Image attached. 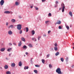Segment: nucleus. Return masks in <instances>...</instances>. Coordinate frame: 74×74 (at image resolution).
Wrapping results in <instances>:
<instances>
[{
    "mask_svg": "<svg viewBox=\"0 0 74 74\" xmlns=\"http://www.w3.org/2000/svg\"><path fill=\"white\" fill-rule=\"evenodd\" d=\"M56 72L58 73V74H62L61 72V69L60 68H58L56 70Z\"/></svg>",
    "mask_w": 74,
    "mask_h": 74,
    "instance_id": "obj_1",
    "label": "nucleus"
},
{
    "mask_svg": "<svg viewBox=\"0 0 74 74\" xmlns=\"http://www.w3.org/2000/svg\"><path fill=\"white\" fill-rule=\"evenodd\" d=\"M61 8L62 9V12H63L64 11V8H65V5L64 3H62L61 4Z\"/></svg>",
    "mask_w": 74,
    "mask_h": 74,
    "instance_id": "obj_2",
    "label": "nucleus"
},
{
    "mask_svg": "<svg viewBox=\"0 0 74 74\" xmlns=\"http://www.w3.org/2000/svg\"><path fill=\"white\" fill-rule=\"evenodd\" d=\"M17 29L19 30H21L22 29V25L18 24L17 25Z\"/></svg>",
    "mask_w": 74,
    "mask_h": 74,
    "instance_id": "obj_3",
    "label": "nucleus"
},
{
    "mask_svg": "<svg viewBox=\"0 0 74 74\" xmlns=\"http://www.w3.org/2000/svg\"><path fill=\"white\" fill-rule=\"evenodd\" d=\"M4 3V0H1L0 2V4L1 5H3Z\"/></svg>",
    "mask_w": 74,
    "mask_h": 74,
    "instance_id": "obj_4",
    "label": "nucleus"
},
{
    "mask_svg": "<svg viewBox=\"0 0 74 74\" xmlns=\"http://www.w3.org/2000/svg\"><path fill=\"white\" fill-rule=\"evenodd\" d=\"M8 34H9V35H11L12 34V32L10 30L8 32Z\"/></svg>",
    "mask_w": 74,
    "mask_h": 74,
    "instance_id": "obj_5",
    "label": "nucleus"
},
{
    "mask_svg": "<svg viewBox=\"0 0 74 74\" xmlns=\"http://www.w3.org/2000/svg\"><path fill=\"white\" fill-rule=\"evenodd\" d=\"M5 69H8V66L7 65H5L4 66Z\"/></svg>",
    "mask_w": 74,
    "mask_h": 74,
    "instance_id": "obj_6",
    "label": "nucleus"
},
{
    "mask_svg": "<svg viewBox=\"0 0 74 74\" xmlns=\"http://www.w3.org/2000/svg\"><path fill=\"white\" fill-rule=\"evenodd\" d=\"M61 23V21H58V22L56 23L55 24V25H56V24H58V25H60Z\"/></svg>",
    "mask_w": 74,
    "mask_h": 74,
    "instance_id": "obj_7",
    "label": "nucleus"
},
{
    "mask_svg": "<svg viewBox=\"0 0 74 74\" xmlns=\"http://www.w3.org/2000/svg\"><path fill=\"white\" fill-rule=\"evenodd\" d=\"M5 48H2L0 49V51L1 52H4L5 50Z\"/></svg>",
    "mask_w": 74,
    "mask_h": 74,
    "instance_id": "obj_8",
    "label": "nucleus"
},
{
    "mask_svg": "<svg viewBox=\"0 0 74 74\" xmlns=\"http://www.w3.org/2000/svg\"><path fill=\"white\" fill-rule=\"evenodd\" d=\"M69 14L71 16V17L73 16V13L71 12H69Z\"/></svg>",
    "mask_w": 74,
    "mask_h": 74,
    "instance_id": "obj_9",
    "label": "nucleus"
},
{
    "mask_svg": "<svg viewBox=\"0 0 74 74\" xmlns=\"http://www.w3.org/2000/svg\"><path fill=\"white\" fill-rule=\"evenodd\" d=\"M5 14H10V12L9 11H6L4 12Z\"/></svg>",
    "mask_w": 74,
    "mask_h": 74,
    "instance_id": "obj_10",
    "label": "nucleus"
},
{
    "mask_svg": "<svg viewBox=\"0 0 74 74\" xmlns=\"http://www.w3.org/2000/svg\"><path fill=\"white\" fill-rule=\"evenodd\" d=\"M15 4L16 5H19V3L17 1L16 2Z\"/></svg>",
    "mask_w": 74,
    "mask_h": 74,
    "instance_id": "obj_11",
    "label": "nucleus"
},
{
    "mask_svg": "<svg viewBox=\"0 0 74 74\" xmlns=\"http://www.w3.org/2000/svg\"><path fill=\"white\" fill-rule=\"evenodd\" d=\"M13 27H14V26H13V25H11L8 27V28H9V29H10V28H13Z\"/></svg>",
    "mask_w": 74,
    "mask_h": 74,
    "instance_id": "obj_12",
    "label": "nucleus"
},
{
    "mask_svg": "<svg viewBox=\"0 0 74 74\" xmlns=\"http://www.w3.org/2000/svg\"><path fill=\"white\" fill-rule=\"evenodd\" d=\"M11 66L12 67H15V64L14 63H12L11 64Z\"/></svg>",
    "mask_w": 74,
    "mask_h": 74,
    "instance_id": "obj_13",
    "label": "nucleus"
},
{
    "mask_svg": "<svg viewBox=\"0 0 74 74\" xmlns=\"http://www.w3.org/2000/svg\"><path fill=\"white\" fill-rule=\"evenodd\" d=\"M22 45V43L21 42V41H20L19 43H18V47H21Z\"/></svg>",
    "mask_w": 74,
    "mask_h": 74,
    "instance_id": "obj_14",
    "label": "nucleus"
},
{
    "mask_svg": "<svg viewBox=\"0 0 74 74\" xmlns=\"http://www.w3.org/2000/svg\"><path fill=\"white\" fill-rule=\"evenodd\" d=\"M23 49H26L27 48V47L25 45L23 46Z\"/></svg>",
    "mask_w": 74,
    "mask_h": 74,
    "instance_id": "obj_15",
    "label": "nucleus"
},
{
    "mask_svg": "<svg viewBox=\"0 0 74 74\" xmlns=\"http://www.w3.org/2000/svg\"><path fill=\"white\" fill-rule=\"evenodd\" d=\"M6 74H11V72L10 71H7L6 72Z\"/></svg>",
    "mask_w": 74,
    "mask_h": 74,
    "instance_id": "obj_16",
    "label": "nucleus"
},
{
    "mask_svg": "<svg viewBox=\"0 0 74 74\" xmlns=\"http://www.w3.org/2000/svg\"><path fill=\"white\" fill-rule=\"evenodd\" d=\"M18 65L19 66H22V62H19L18 63Z\"/></svg>",
    "mask_w": 74,
    "mask_h": 74,
    "instance_id": "obj_17",
    "label": "nucleus"
},
{
    "mask_svg": "<svg viewBox=\"0 0 74 74\" xmlns=\"http://www.w3.org/2000/svg\"><path fill=\"white\" fill-rule=\"evenodd\" d=\"M54 50L56 51H58V47H54Z\"/></svg>",
    "mask_w": 74,
    "mask_h": 74,
    "instance_id": "obj_18",
    "label": "nucleus"
},
{
    "mask_svg": "<svg viewBox=\"0 0 74 74\" xmlns=\"http://www.w3.org/2000/svg\"><path fill=\"white\" fill-rule=\"evenodd\" d=\"M11 22L12 23H14L15 22V20L14 19H12L11 20Z\"/></svg>",
    "mask_w": 74,
    "mask_h": 74,
    "instance_id": "obj_19",
    "label": "nucleus"
},
{
    "mask_svg": "<svg viewBox=\"0 0 74 74\" xmlns=\"http://www.w3.org/2000/svg\"><path fill=\"white\" fill-rule=\"evenodd\" d=\"M21 40L22 41H24V42H25V41H26V40H25V39H24V38H21Z\"/></svg>",
    "mask_w": 74,
    "mask_h": 74,
    "instance_id": "obj_20",
    "label": "nucleus"
},
{
    "mask_svg": "<svg viewBox=\"0 0 74 74\" xmlns=\"http://www.w3.org/2000/svg\"><path fill=\"white\" fill-rule=\"evenodd\" d=\"M32 35H34V34H35V31H34V30H32Z\"/></svg>",
    "mask_w": 74,
    "mask_h": 74,
    "instance_id": "obj_21",
    "label": "nucleus"
},
{
    "mask_svg": "<svg viewBox=\"0 0 74 74\" xmlns=\"http://www.w3.org/2000/svg\"><path fill=\"white\" fill-rule=\"evenodd\" d=\"M12 50V48H10V49H8L7 50V51L8 52H10Z\"/></svg>",
    "mask_w": 74,
    "mask_h": 74,
    "instance_id": "obj_22",
    "label": "nucleus"
},
{
    "mask_svg": "<svg viewBox=\"0 0 74 74\" xmlns=\"http://www.w3.org/2000/svg\"><path fill=\"white\" fill-rule=\"evenodd\" d=\"M25 29L26 30V32H28V31H29V28L27 27H26L25 28Z\"/></svg>",
    "mask_w": 74,
    "mask_h": 74,
    "instance_id": "obj_23",
    "label": "nucleus"
},
{
    "mask_svg": "<svg viewBox=\"0 0 74 74\" xmlns=\"http://www.w3.org/2000/svg\"><path fill=\"white\" fill-rule=\"evenodd\" d=\"M60 53L59 52H57L55 54L56 56H58V55H59Z\"/></svg>",
    "mask_w": 74,
    "mask_h": 74,
    "instance_id": "obj_24",
    "label": "nucleus"
},
{
    "mask_svg": "<svg viewBox=\"0 0 74 74\" xmlns=\"http://www.w3.org/2000/svg\"><path fill=\"white\" fill-rule=\"evenodd\" d=\"M34 71L36 74H37V73H38V71H37V70H34Z\"/></svg>",
    "mask_w": 74,
    "mask_h": 74,
    "instance_id": "obj_25",
    "label": "nucleus"
},
{
    "mask_svg": "<svg viewBox=\"0 0 74 74\" xmlns=\"http://www.w3.org/2000/svg\"><path fill=\"white\" fill-rule=\"evenodd\" d=\"M29 69L28 66H25L24 67V69L26 70V69Z\"/></svg>",
    "mask_w": 74,
    "mask_h": 74,
    "instance_id": "obj_26",
    "label": "nucleus"
},
{
    "mask_svg": "<svg viewBox=\"0 0 74 74\" xmlns=\"http://www.w3.org/2000/svg\"><path fill=\"white\" fill-rule=\"evenodd\" d=\"M60 60H61V61H62V62H63L64 61V59H63V58H61Z\"/></svg>",
    "mask_w": 74,
    "mask_h": 74,
    "instance_id": "obj_27",
    "label": "nucleus"
},
{
    "mask_svg": "<svg viewBox=\"0 0 74 74\" xmlns=\"http://www.w3.org/2000/svg\"><path fill=\"white\" fill-rule=\"evenodd\" d=\"M28 46L30 48H32V45L31 44H29L28 45Z\"/></svg>",
    "mask_w": 74,
    "mask_h": 74,
    "instance_id": "obj_28",
    "label": "nucleus"
},
{
    "mask_svg": "<svg viewBox=\"0 0 74 74\" xmlns=\"http://www.w3.org/2000/svg\"><path fill=\"white\" fill-rule=\"evenodd\" d=\"M33 58H31V60H30L31 63H32L33 62L32 61V60H33Z\"/></svg>",
    "mask_w": 74,
    "mask_h": 74,
    "instance_id": "obj_29",
    "label": "nucleus"
},
{
    "mask_svg": "<svg viewBox=\"0 0 74 74\" xmlns=\"http://www.w3.org/2000/svg\"><path fill=\"white\" fill-rule=\"evenodd\" d=\"M35 66L36 67H40V65H35Z\"/></svg>",
    "mask_w": 74,
    "mask_h": 74,
    "instance_id": "obj_30",
    "label": "nucleus"
},
{
    "mask_svg": "<svg viewBox=\"0 0 74 74\" xmlns=\"http://www.w3.org/2000/svg\"><path fill=\"white\" fill-rule=\"evenodd\" d=\"M42 62L43 63H45V60L44 59H42Z\"/></svg>",
    "mask_w": 74,
    "mask_h": 74,
    "instance_id": "obj_31",
    "label": "nucleus"
},
{
    "mask_svg": "<svg viewBox=\"0 0 74 74\" xmlns=\"http://www.w3.org/2000/svg\"><path fill=\"white\" fill-rule=\"evenodd\" d=\"M48 16H52V14H51V13H49L48 14Z\"/></svg>",
    "mask_w": 74,
    "mask_h": 74,
    "instance_id": "obj_32",
    "label": "nucleus"
},
{
    "mask_svg": "<svg viewBox=\"0 0 74 74\" xmlns=\"http://www.w3.org/2000/svg\"><path fill=\"white\" fill-rule=\"evenodd\" d=\"M66 28L67 29V30H69V27L68 26H66Z\"/></svg>",
    "mask_w": 74,
    "mask_h": 74,
    "instance_id": "obj_33",
    "label": "nucleus"
},
{
    "mask_svg": "<svg viewBox=\"0 0 74 74\" xmlns=\"http://www.w3.org/2000/svg\"><path fill=\"white\" fill-rule=\"evenodd\" d=\"M49 67L50 68H51L52 67V66L51 65V64H50L49 65Z\"/></svg>",
    "mask_w": 74,
    "mask_h": 74,
    "instance_id": "obj_34",
    "label": "nucleus"
},
{
    "mask_svg": "<svg viewBox=\"0 0 74 74\" xmlns=\"http://www.w3.org/2000/svg\"><path fill=\"white\" fill-rule=\"evenodd\" d=\"M36 10H38V8L36 7V6H35V7Z\"/></svg>",
    "mask_w": 74,
    "mask_h": 74,
    "instance_id": "obj_35",
    "label": "nucleus"
},
{
    "mask_svg": "<svg viewBox=\"0 0 74 74\" xmlns=\"http://www.w3.org/2000/svg\"><path fill=\"white\" fill-rule=\"evenodd\" d=\"M58 28L59 29H62V27L61 26H59Z\"/></svg>",
    "mask_w": 74,
    "mask_h": 74,
    "instance_id": "obj_36",
    "label": "nucleus"
},
{
    "mask_svg": "<svg viewBox=\"0 0 74 74\" xmlns=\"http://www.w3.org/2000/svg\"><path fill=\"white\" fill-rule=\"evenodd\" d=\"M22 31L21 30L20 32H19V34H22Z\"/></svg>",
    "mask_w": 74,
    "mask_h": 74,
    "instance_id": "obj_37",
    "label": "nucleus"
},
{
    "mask_svg": "<svg viewBox=\"0 0 74 74\" xmlns=\"http://www.w3.org/2000/svg\"><path fill=\"white\" fill-rule=\"evenodd\" d=\"M41 36H38V40H40V38H41Z\"/></svg>",
    "mask_w": 74,
    "mask_h": 74,
    "instance_id": "obj_38",
    "label": "nucleus"
},
{
    "mask_svg": "<svg viewBox=\"0 0 74 74\" xmlns=\"http://www.w3.org/2000/svg\"><path fill=\"white\" fill-rule=\"evenodd\" d=\"M48 22H49V21H46L45 23H46V24H47V23H48Z\"/></svg>",
    "mask_w": 74,
    "mask_h": 74,
    "instance_id": "obj_39",
    "label": "nucleus"
},
{
    "mask_svg": "<svg viewBox=\"0 0 74 74\" xmlns=\"http://www.w3.org/2000/svg\"><path fill=\"white\" fill-rule=\"evenodd\" d=\"M33 7V4H32V6H31L30 8H32Z\"/></svg>",
    "mask_w": 74,
    "mask_h": 74,
    "instance_id": "obj_40",
    "label": "nucleus"
},
{
    "mask_svg": "<svg viewBox=\"0 0 74 74\" xmlns=\"http://www.w3.org/2000/svg\"><path fill=\"white\" fill-rule=\"evenodd\" d=\"M12 45V44L11 43H10L9 44V45L11 46V45Z\"/></svg>",
    "mask_w": 74,
    "mask_h": 74,
    "instance_id": "obj_41",
    "label": "nucleus"
},
{
    "mask_svg": "<svg viewBox=\"0 0 74 74\" xmlns=\"http://www.w3.org/2000/svg\"><path fill=\"white\" fill-rule=\"evenodd\" d=\"M6 26H8V22H7L6 23Z\"/></svg>",
    "mask_w": 74,
    "mask_h": 74,
    "instance_id": "obj_42",
    "label": "nucleus"
},
{
    "mask_svg": "<svg viewBox=\"0 0 74 74\" xmlns=\"http://www.w3.org/2000/svg\"><path fill=\"white\" fill-rule=\"evenodd\" d=\"M49 55H47V58H49Z\"/></svg>",
    "mask_w": 74,
    "mask_h": 74,
    "instance_id": "obj_43",
    "label": "nucleus"
},
{
    "mask_svg": "<svg viewBox=\"0 0 74 74\" xmlns=\"http://www.w3.org/2000/svg\"><path fill=\"white\" fill-rule=\"evenodd\" d=\"M54 45L55 46V47H56L58 45V44H57L56 43Z\"/></svg>",
    "mask_w": 74,
    "mask_h": 74,
    "instance_id": "obj_44",
    "label": "nucleus"
},
{
    "mask_svg": "<svg viewBox=\"0 0 74 74\" xmlns=\"http://www.w3.org/2000/svg\"><path fill=\"white\" fill-rule=\"evenodd\" d=\"M51 33V31L49 30L48 31V34H49Z\"/></svg>",
    "mask_w": 74,
    "mask_h": 74,
    "instance_id": "obj_45",
    "label": "nucleus"
},
{
    "mask_svg": "<svg viewBox=\"0 0 74 74\" xmlns=\"http://www.w3.org/2000/svg\"><path fill=\"white\" fill-rule=\"evenodd\" d=\"M35 38H32V40H35Z\"/></svg>",
    "mask_w": 74,
    "mask_h": 74,
    "instance_id": "obj_46",
    "label": "nucleus"
},
{
    "mask_svg": "<svg viewBox=\"0 0 74 74\" xmlns=\"http://www.w3.org/2000/svg\"><path fill=\"white\" fill-rule=\"evenodd\" d=\"M13 44L14 45H16V43H13Z\"/></svg>",
    "mask_w": 74,
    "mask_h": 74,
    "instance_id": "obj_47",
    "label": "nucleus"
},
{
    "mask_svg": "<svg viewBox=\"0 0 74 74\" xmlns=\"http://www.w3.org/2000/svg\"><path fill=\"white\" fill-rule=\"evenodd\" d=\"M72 27V25L71 24V25H70V27Z\"/></svg>",
    "mask_w": 74,
    "mask_h": 74,
    "instance_id": "obj_48",
    "label": "nucleus"
},
{
    "mask_svg": "<svg viewBox=\"0 0 74 74\" xmlns=\"http://www.w3.org/2000/svg\"><path fill=\"white\" fill-rule=\"evenodd\" d=\"M25 54H26V55H28V53L27 52H26Z\"/></svg>",
    "mask_w": 74,
    "mask_h": 74,
    "instance_id": "obj_49",
    "label": "nucleus"
},
{
    "mask_svg": "<svg viewBox=\"0 0 74 74\" xmlns=\"http://www.w3.org/2000/svg\"><path fill=\"white\" fill-rule=\"evenodd\" d=\"M45 0H42V2H44Z\"/></svg>",
    "mask_w": 74,
    "mask_h": 74,
    "instance_id": "obj_50",
    "label": "nucleus"
},
{
    "mask_svg": "<svg viewBox=\"0 0 74 74\" xmlns=\"http://www.w3.org/2000/svg\"><path fill=\"white\" fill-rule=\"evenodd\" d=\"M56 3L57 4H58V1H56Z\"/></svg>",
    "mask_w": 74,
    "mask_h": 74,
    "instance_id": "obj_51",
    "label": "nucleus"
},
{
    "mask_svg": "<svg viewBox=\"0 0 74 74\" xmlns=\"http://www.w3.org/2000/svg\"><path fill=\"white\" fill-rule=\"evenodd\" d=\"M68 58H67L66 60V61H67V60H68Z\"/></svg>",
    "mask_w": 74,
    "mask_h": 74,
    "instance_id": "obj_52",
    "label": "nucleus"
},
{
    "mask_svg": "<svg viewBox=\"0 0 74 74\" xmlns=\"http://www.w3.org/2000/svg\"><path fill=\"white\" fill-rule=\"evenodd\" d=\"M35 40L34 41H37V39H36L35 38Z\"/></svg>",
    "mask_w": 74,
    "mask_h": 74,
    "instance_id": "obj_53",
    "label": "nucleus"
},
{
    "mask_svg": "<svg viewBox=\"0 0 74 74\" xmlns=\"http://www.w3.org/2000/svg\"><path fill=\"white\" fill-rule=\"evenodd\" d=\"M61 8H59V10H61Z\"/></svg>",
    "mask_w": 74,
    "mask_h": 74,
    "instance_id": "obj_54",
    "label": "nucleus"
},
{
    "mask_svg": "<svg viewBox=\"0 0 74 74\" xmlns=\"http://www.w3.org/2000/svg\"><path fill=\"white\" fill-rule=\"evenodd\" d=\"M9 56H11V54H9Z\"/></svg>",
    "mask_w": 74,
    "mask_h": 74,
    "instance_id": "obj_55",
    "label": "nucleus"
},
{
    "mask_svg": "<svg viewBox=\"0 0 74 74\" xmlns=\"http://www.w3.org/2000/svg\"><path fill=\"white\" fill-rule=\"evenodd\" d=\"M6 60H8V58H6Z\"/></svg>",
    "mask_w": 74,
    "mask_h": 74,
    "instance_id": "obj_56",
    "label": "nucleus"
},
{
    "mask_svg": "<svg viewBox=\"0 0 74 74\" xmlns=\"http://www.w3.org/2000/svg\"><path fill=\"white\" fill-rule=\"evenodd\" d=\"M73 45L74 46V43H73Z\"/></svg>",
    "mask_w": 74,
    "mask_h": 74,
    "instance_id": "obj_57",
    "label": "nucleus"
},
{
    "mask_svg": "<svg viewBox=\"0 0 74 74\" xmlns=\"http://www.w3.org/2000/svg\"><path fill=\"white\" fill-rule=\"evenodd\" d=\"M0 68L1 69H2V68H1V67H0Z\"/></svg>",
    "mask_w": 74,
    "mask_h": 74,
    "instance_id": "obj_58",
    "label": "nucleus"
},
{
    "mask_svg": "<svg viewBox=\"0 0 74 74\" xmlns=\"http://www.w3.org/2000/svg\"><path fill=\"white\" fill-rule=\"evenodd\" d=\"M54 7H56V6L55 5V6H54Z\"/></svg>",
    "mask_w": 74,
    "mask_h": 74,
    "instance_id": "obj_59",
    "label": "nucleus"
},
{
    "mask_svg": "<svg viewBox=\"0 0 74 74\" xmlns=\"http://www.w3.org/2000/svg\"><path fill=\"white\" fill-rule=\"evenodd\" d=\"M44 36H45V37L46 36V35H44Z\"/></svg>",
    "mask_w": 74,
    "mask_h": 74,
    "instance_id": "obj_60",
    "label": "nucleus"
},
{
    "mask_svg": "<svg viewBox=\"0 0 74 74\" xmlns=\"http://www.w3.org/2000/svg\"><path fill=\"white\" fill-rule=\"evenodd\" d=\"M11 12V14H12V12Z\"/></svg>",
    "mask_w": 74,
    "mask_h": 74,
    "instance_id": "obj_61",
    "label": "nucleus"
},
{
    "mask_svg": "<svg viewBox=\"0 0 74 74\" xmlns=\"http://www.w3.org/2000/svg\"><path fill=\"white\" fill-rule=\"evenodd\" d=\"M73 49H74V47H73Z\"/></svg>",
    "mask_w": 74,
    "mask_h": 74,
    "instance_id": "obj_62",
    "label": "nucleus"
},
{
    "mask_svg": "<svg viewBox=\"0 0 74 74\" xmlns=\"http://www.w3.org/2000/svg\"><path fill=\"white\" fill-rule=\"evenodd\" d=\"M66 33H67V32H66Z\"/></svg>",
    "mask_w": 74,
    "mask_h": 74,
    "instance_id": "obj_63",
    "label": "nucleus"
},
{
    "mask_svg": "<svg viewBox=\"0 0 74 74\" xmlns=\"http://www.w3.org/2000/svg\"><path fill=\"white\" fill-rule=\"evenodd\" d=\"M24 56H25V55H24Z\"/></svg>",
    "mask_w": 74,
    "mask_h": 74,
    "instance_id": "obj_64",
    "label": "nucleus"
}]
</instances>
